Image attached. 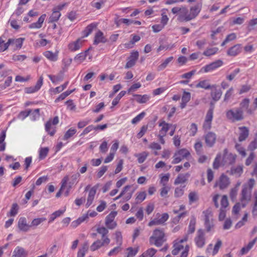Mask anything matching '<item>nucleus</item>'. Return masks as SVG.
Masks as SVG:
<instances>
[{
    "label": "nucleus",
    "mask_w": 257,
    "mask_h": 257,
    "mask_svg": "<svg viewBox=\"0 0 257 257\" xmlns=\"http://www.w3.org/2000/svg\"><path fill=\"white\" fill-rule=\"evenodd\" d=\"M191 98V94L189 92H186L184 91L183 92V94L182 97V102L181 103V108H184L186 104L190 100Z\"/></svg>",
    "instance_id": "nucleus-38"
},
{
    "label": "nucleus",
    "mask_w": 257,
    "mask_h": 257,
    "mask_svg": "<svg viewBox=\"0 0 257 257\" xmlns=\"http://www.w3.org/2000/svg\"><path fill=\"white\" fill-rule=\"evenodd\" d=\"M76 133V130L74 128H70L65 134L63 137L64 140H67L70 138L72 137Z\"/></svg>",
    "instance_id": "nucleus-46"
},
{
    "label": "nucleus",
    "mask_w": 257,
    "mask_h": 257,
    "mask_svg": "<svg viewBox=\"0 0 257 257\" xmlns=\"http://www.w3.org/2000/svg\"><path fill=\"white\" fill-rule=\"evenodd\" d=\"M117 214L116 211H111L105 218V224H108L111 222H114V219Z\"/></svg>",
    "instance_id": "nucleus-50"
},
{
    "label": "nucleus",
    "mask_w": 257,
    "mask_h": 257,
    "mask_svg": "<svg viewBox=\"0 0 257 257\" xmlns=\"http://www.w3.org/2000/svg\"><path fill=\"white\" fill-rule=\"evenodd\" d=\"M205 227L207 232H209L214 227L213 220L204 221Z\"/></svg>",
    "instance_id": "nucleus-62"
},
{
    "label": "nucleus",
    "mask_w": 257,
    "mask_h": 257,
    "mask_svg": "<svg viewBox=\"0 0 257 257\" xmlns=\"http://www.w3.org/2000/svg\"><path fill=\"white\" fill-rule=\"evenodd\" d=\"M28 252L23 247L18 246L13 252V257H27Z\"/></svg>",
    "instance_id": "nucleus-18"
},
{
    "label": "nucleus",
    "mask_w": 257,
    "mask_h": 257,
    "mask_svg": "<svg viewBox=\"0 0 257 257\" xmlns=\"http://www.w3.org/2000/svg\"><path fill=\"white\" fill-rule=\"evenodd\" d=\"M203 214L204 215V221L210 220H213L212 219V212L211 209H208L203 212Z\"/></svg>",
    "instance_id": "nucleus-55"
},
{
    "label": "nucleus",
    "mask_w": 257,
    "mask_h": 257,
    "mask_svg": "<svg viewBox=\"0 0 257 257\" xmlns=\"http://www.w3.org/2000/svg\"><path fill=\"white\" fill-rule=\"evenodd\" d=\"M24 40L25 39L23 38L9 39L8 41V47L11 45L15 49H20L22 48Z\"/></svg>",
    "instance_id": "nucleus-13"
},
{
    "label": "nucleus",
    "mask_w": 257,
    "mask_h": 257,
    "mask_svg": "<svg viewBox=\"0 0 257 257\" xmlns=\"http://www.w3.org/2000/svg\"><path fill=\"white\" fill-rule=\"evenodd\" d=\"M216 135L213 132H209L205 136V143L209 147H212L215 143Z\"/></svg>",
    "instance_id": "nucleus-14"
},
{
    "label": "nucleus",
    "mask_w": 257,
    "mask_h": 257,
    "mask_svg": "<svg viewBox=\"0 0 257 257\" xmlns=\"http://www.w3.org/2000/svg\"><path fill=\"white\" fill-rule=\"evenodd\" d=\"M174 58L173 56L169 57L166 59L158 67V71H162L167 67L168 64L171 62Z\"/></svg>",
    "instance_id": "nucleus-42"
},
{
    "label": "nucleus",
    "mask_w": 257,
    "mask_h": 257,
    "mask_svg": "<svg viewBox=\"0 0 257 257\" xmlns=\"http://www.w3.org/2000/svg\"><path fill=\"white\" fill-rule=\"evenodd\" d=\"M169 218V215L167 213H163L160 218H155L149 222L148 225H158L163 224Z\"/></svg>",
    "instance_id": "nucleus-8"
},
{
    "label": "nucleus",
    "mask_w": 257,
    "mask_h": 257,
    "mask_svg": "<svg viewBox=\"0 0 257 257\" xmlns=\"http://www.w3.org/2000/svg\"><path fill=\"white\" fill-rule=\"evenodd\" d=\"M46 220V218L42 217V218H37L34 219L31 223L30 224L31 227H37L39 224H40L42 222H44Z\"/></svg>",
    "instance_id": "nucleus-49"
},
{
    "label": "nucleus",
    "mask_w": 257,
    "mask_h": 257,
    "mask_svg": "<svg viewBox=\"0 0 257 257\" xmlns=\"http://www.w3.org/2000/svg\"><path fill=\"white\" fill-rule=\"evenodd\" d=\"M86 55V51L85 53H80L75 57L74 60L78 63H81L85 59Z\"/></svg>",
    "instance_id": "nucleus-53"
},
{
    "label": "nucleus",
    "mask_w": 257,
    "mask_h": 257,
    "mask_svg": "<svg viewBox=\"0 0 257 257\" xmlns=\"http://www.w3.org/2000/svg\"><path fill=\"white\" fill-rule=\"evenodd\" d=\"M189 12L187 9L185 7H182L180 13L179 14L178 20L181 22L185 21L188 22L186 20V18L188 16Z\"/></svg>",
    "instance_id": "nucleus-32"
},
{
    "label": "nucleus",
    "mask_w": 257,
    "mask_h": 257,
    "mask_svg": "<svg viewBox=\"0 0 257 257\" xmlns=\"http://www.w3.org/2000/svg\"><path fill=\"white\" fill-rule=\"evenodd\" d=\"M230 184L229 178L226 175L222 174L218 182H216L214 187L218 186L221 190H223L228 187Z\"/></svg>",
    "instance_id": "nucleus-7"
},
{
    "label": "nucleus",
    "mask_w": 257,
    "mask_h": 257,
    "mask_svg": "<svg viewBox=\"0 0 257 257\" xmlns=\"http://www.w3.org/2000/svg\"><path fill=\"white\" fill-rule=\"evenodd\" d=\"M121 250H122V248H121V246L117 245V246H116L114 248H113V249H112L108 253V255L110 256H113V255H116Z\"/></svg>",
    "instance_id": "nucleus-61"
},
{
    "label": "nucleus",
    "mask_w": 257,
    "mask_h": 257,
    "mask_svg": "<svg viewBox=\"0 0 257 257\" xmlns=\"http://www.w3.org/2000/svg\"><path fill=\"white\" fill-rule=\"evenodd\" d=\"M46 17V14H43L39 18L37 22L32 23L29 26V28L30 29H40L42 27V24Z\"/></svg>",
    "instance_id": "nucleus-24"
},
{
    "label": "nucleus",
    "mask_w": 257,
    "mask_h": 257,
    "mask_svg": "<svg viewBox=\"0 0 257 257\" xmlns=\"http://www.w3.org/2000/svg\"><path fill=\"white\" fill-rule=\"evenodd\" d=\"M134 96L135 97L136 100L140 103H146L150 99V96L147 94L143 95L136 94Z\"/></svg>",
    "instance_id": "nucleus-39"
},
{
    "label": "nucleus",
    "mask_w": 257,
    "mask_h": 257,
    "mask_svg": "<svg viewBox=\"0 0 257 257\" xmlns=\"http://www.w3.org/2000/svg\"><path fill=\"white\" fill-rule=\"evenodd\" d=\"M239 128L240 131V132L239 133L238 140L239 142H242L248 137L249 131L248 130L245 126L240 127Z\"/></svg>",
    "instance_id": "nucleus-27"
},
{
    "label": "nucleus",
    "mask_w": 257,
    "mask_h": 257,
    "mask_svg": "<svg viewBox=\"0 0 257 257\" xmlns=\"http://www.w3.org/2000/svg\"><path fill=\"white\" fill-rule=\"evenodd\" d=\"M139 52L137 51L133 52L128 58V61L125 66V68L128 69L134 66L139 58Z\"/></svg>",
    "instance_id": "nucleus-11"
},
{
    "label": "nucleus",
    "mask_w": 257,
    "mask_h": 257,
    "mask_svg": "<svg viewBox=\"0 0 257 257\" xmlns=\"http://www.w3.org/2000/svg\"><path fill=\"white\" fill-rule=\"evenodd\" d=\"M109 243L107 238H105L104 240L97 239L94 241L90 246V249L92 251H95L105 245H108Z\"/></svg>",
    "instance_id": "nucleus-12"
},
{
    "label": "nucleus",
    "mask_w": 257,
    "mask_h": 257,
    "mask_svg": "<svg viewBox=\"0 0 257 257\" xmlns=\"http://www.w3.org/2000/svg\"><path fill=\"white\" fill-rule=\"evenodd\" d=\"M88 248V242L87 241H85L82 245V247L79 249L77 257H84L86 252H87Z\"/></svg>",
    "instance_id": "nucleus-28"
},
{
    "label": "nucleus",
    "mask_w": 257,
    "mask_h": 257,
    "mask_svg": "<svg viewBox=\"0 0 257 257\" xmlns=\"http://www.w3.org/2000/svg\"><path fill=\"white\" fill-rule=\"evenodd\" d=\"M126 250L128 251L127 257H134L138 252V248H133L132 247H128Z\"/></svg>",
    "instance_id": "nucleus-60"
},
{
    "label": "nucleus",
    "mask_w": 257,
    "mask_h": 257,
    "mask_svg": "<svg viewBox=\"0 0 257 257\" xmlns=\"http://www.w3.org/2000/svg\"><path fill=\"white\" fill-rule=\"evenodd\" d=\"M165 233L164 230L160 229H155L152 235L149 238L151 244H154L156 246H161L164 242Z\"/></svg>",
    "instance_id": "nucleus-1"
},
{
    "label": "nucleus",
    "mask_w": 257,
    "mask_h": 257,
    "mask_svg": "<svg viewBox=\"0 0 257 257\" xmlns=\"http://www.w3.org/2000/svg\"><path fill=\"white\" fill-rule=\"evenodd\" d=\"M227 173L231 175H233L236 177H239L243 173V166L238 165L236 167H231Z\"/></svg>",
    "instance_id": "nucleus-19"
},
{
    "label": "nucleus",
    "mask_w": 257,
    "mask_h": 257,
    "mask_svg": "<svg viewBox=\"0 0 257 257\" xmlns=\"http://www.w3.org/2000/svg\"><path fill=\"white\" fill-rule=\"evenodd\" d=\"M96 192V189L95 187L91 188L89 191L88 196L87 197V203L86 204V207H89L92 203Z\"/></svg>",
    "instance_id": "nucleus-26"
},
{
    "label": "nucleus",
    "mask_w": 257,
    "mask_h": 257,
    "mask_svg": "<svg viewBox=\"0 0 257 257\" xmlns=\"http://www.w3.org/2000/svg\"><path fill=\"white\" fill-rule=\"evenodd\" d=\"M59 122L58 117L57 116H55L53 119L52 122L51 120L47 121L45 124V130L51 136H53L55 134L56 132V130L55 128L52 127V124L54 125L57 124Z\"/></svg>",
    "instance_id": "nucleus-9"
},
{
    "label": "nucleus",
    "mask_w": 257,
    "mask_h": 257,
    "mask_svg": "<svg viewBox=\"0 0 257 257\" xmlns=\"http://www.w3.org/2000/svg\"><path fill=\"white\" fill-rule=\"evenodd\" d=\"M159 126L161 127V129L159 131V134H161V136H166L167 132L172 126V124L167 123L165 121H161L159 122Z\"/></svg>",
    "instance_id": "nucleus-22"
},
{
    "label": "nucleus",
    "mask_w": 257,
    "mask_h": 257,
    "mask_svg": "<svg viewBox=\"0 0 257 257\" xmlns=\"http://www.w3.org/2000/svg\"><path fill=\"white\" fill-rule=\"evenodd\" d=\"M96 24L95 23H91V24L87 26L85 30L83 31V37H87L91 33L93 30L96 28Z\"/></svg>",
    "instance_id": "nucleus-40"
},
{
    "label": "nucleus",
    "mask_w": 257,
    "mask_h": 257,
    "mask_svg": "<svg viewBox=\"0 0 257 257\" xmlns=\"http://www.w3.org/2000/svg\"><path fill=\"white\" fill-rule=\"evenodd\" d=\"M132 36H133V38L130 42L125 44L126 47H132L136 42H138L141 39V37L138 35H132Z\"/></svg>",
    "instance_id": "nucleus-52"
},
{
    "label": "nucleus",
    "mask_w": 257,
    "mask_h": 257,
    "mask_svg": "<svg viewBox=\"0 0 257 257\" xmlns=\"http://www.w3.org/2000/svg\"><path fill=\"white\" fill-rule=\"evenodd\" d=\"M44 55L48 60L51 61H56L58 59V53H53L50 51H47L44 53Z\"/></svg>",
    "instance_id": "nucleus-33"
},
{
    "label": "nucleus",
    "mask_w": 257,
    "mask_h": 257,
    "mask_svg": "<svg viewBox=\"0 0 257 257\" xmlns=\"http://www.w3.org/2000/svg\"><path fill=\"white\" fill-rule=\"evenodd\" d=\"M96 231L98 233L101 235L102 240H104L107 238L108 240V242L110 243V239L107 235L108 233V230L107 228L103 226L99 227L97 228Z\"/></svg>",
    "instance_id": "nucleus-25"
},
{
    "label": "nucleus",
    "mask_w": 257,
    "mask_h": 257,
    "mask_svg": "<svg viewBox=\"0 0 257 257\" xmlns=\"http://www.w3.org/2000/svg\"><path fill=\"white\" fill-rule=\"evenodd\" d=\"M201 10V9L198 6H195L192 7L190 9L188 16L186 18L187 21H190L195 18L199 14Z\"/></svg>",
    "instance_id": "nucleus-16"
},
{
    "label": "nucleus",
    "mask_w": 257,
    "mask_h": 257,
    "mask_svg": "<svg viewBox=\"0 0 257 257\" xmlns=\"http://www.w3.org/2000/svg\"><path fill=\"white\" fill-rule=\"evenodd\" d=\"M221 159V154H217L213 163V167L214 169H218L219 167L220 166V165H222L221 162L220 163Z\"/></svg>",
    "instance_id": "nucleus-48"
},
{
    "label": "nucleus",
    "mask_w": 257,
    "mask_h": 257,
    "mask_svg": "<svg viewBox=\"0 0 257 257\" xmlns=\"http://www.w3.org/2000/svg\"><path fill=\"white\" fill-rule=\"evenodd\" d=\"M64 213V211L63 210H57L54 213H53L50 217L49 223H50L52 221H53L57 217L60 216L61 215H62Z\"/></svg>",
    "instance_id": "nucleus-51"
},
{
    "label": "nucleus",
    "mask_w": 257,
    "mask_h": 257,
    "mask_svg": "<svg viewBox=\"0 0 257 257\" xmlns=\"http://www.w3.org/2000/svg\"><path fill=\"white\" fill-rule=\"evenodd\" d=\"M221 207L219 214L218 219L220 221L223 220L226 216V208L228 206L229 203L228 198L226 195H223L220 200Z\"/></svg>",
    "instance_id": "nucleus-3"
},
{
    "label": "nucleus",
    "mask_w": 257,
    "mask_h": 257,
    "mask_svg": "<svg viewBox=\"0 0 257 257\" xmlns=\"http://www.w3.org/2000/svg\"><path fill=\"white\" fill-rule=\"evenodd\" d=\"M226 116L232 122L239 121L243 118L241 113H226Z\"/></svg>",
    "instance_id": "nucleus-34"
},
{
    "label": "nucleus",
    "mask_w": 257,
    "mask_h": 257,
    "mask_svg": "<svg viewBox=\"0 0 257 257\" xmlns=\"http://www.w3.org/2000/svg\"><path fill=\"white\" fill-rule=\"evenodd\" d=\"M49 152V149L47 147L41 148L39 151V159H44L46 157Z\"/></svg>",
    "instance_id": "nucleus-58"
},
{
    "label": "nucleus",
    "mask_w": 257,
    "mask_h": 257,
    "mask_svg": "<svg viewBox=\"0 0 257 257\" xmlns=\"http://www.w3.org/2000/svg\"><path fill=\"white\" fill-rule=\"evenodd\" d=\"M188 198L190 204H191L198 200V194L195 191L191 192L189 194Z\"/></svg>",
    "instance_id": "nucleus-47"
},
{
    "label": "nucleus",
    "mask_w": 257,
    "mask_h": 257,
    "mask_svg": "<svg viewBox=\"0 0 257 257\" xmlns=\"http://www.w3.org/2000/svg\"><path fill=\"white\" fill-rule=\"evenodd\" d=\"M256 240L257 237L254 238L252 241H250L246 246L242 247L240 250L241 254L243 255L248 252L255 244Z\"/></svg>",
    "instance_id": "nucleus-35"
},
{
    "label": "nucleus",
    "mask_w": 257,
    "mask_h": 257,
    "mask_svg": "<svg viewBox=\"0 0 257 257\" xmlns=\"http://www.w3.org/2000/svg\"><path fill=\"white\" fill-rule=\"evenodd\" d=\"M251 191L246 186H243L241 193V201H249L250 199Z\"/></svg>",
    "instance_id": "nucleus-20"
},
{
    "label": "nucleus",
    "mask_w": 257,
    "mask_h": 257,
    "mask_svg": "<svg viewBox=\"0 0 257 257\" xmlns=\"http://www.w3.org/2000/svg\"><path fill=\"white\" fill-rule=\"evenodd\" d=\"M222 64V61L219 60L205 66L202 69L203 70L204 72H208L218 68L221 66Z\"/></svg>",
    "instance_id": "nucleus-15"
},
{
    "label": "nucleus",
    "mask_w": 257,
    "mask_h": 257,
    "mask_svg": "<svg viewBox=\"0 0 257 257\" xmlns=\"http://www.w3.org/2000/svg\"><path fill=\"white\" fill-rule=\"evenodd\" d=\"M61 14L58 11H55L53 9V12L49 18L48 22L49 23H53L54 22H57L60 18Z\"/></svg>",
    "instance_id": "nucleus-31"
},
{
    "label": "nucleus",
    "mask_w": 257,
    "mask_h": 257,
    "mask_svg": "<svg viewBox=\"0 0 257 257\" xmlns=\"http://www.w3.org/2000/svg\"><path fill=\"white\" fill-rule=\"evenodd\" d=\"M157 252V250L154 248H150L145 251L141 256L143 257H152Z\"/></svg>",
    "instance_id": "nucleus-45"
},
{
    "label": "nucleus",
    "mask_w": 257,
    "mask_h": 257,
    "mask_svg": "<svg viewBox=\"0 0 257 257\" xmlns=\"http://www.w3.org/2000/svg\"><path fill=\"white\" fill-rule=\"evenodd\" d=\"M212 85H210L208 80L200 81L196 85L197 88H202L205 89H211Z\"/></svg>",
    "instance_id": "nucleus-37"
},
{
    "label": "nucleus",
    "mask_w": 257,
    "mask_h": 257,
    "mask_svg": "<svg viewBox=\"0 0 257 257\" xmlns=\"http://www.w3.org/2000/svg\"><path fill=\"white\" fill-rule=\"evenodd\" d=\"M106 42L105 38L103 37V34L100 31H98L95 35L93 44L97 45L100 43H105Z\"/></svg>",
    "instance_id": "nucleus-29"
},
{
    "label": "nucleus",
    "mask_w": 257,
    "mask_h": 257,
    "mask_svg": "<svg viewBox=\"0 0 257 257\" xmlns=\"http://www.w3.org/2000/svg\"><path fill=\"white\" fill-rule=\"evenodd\" d=\"M82 41L81 39H78L76 41L70 43L68 45V49L71 51H76L79 50L82 46Z\"/></svg>",
    "instance_id": "nucleus-23"
},
{
    "label": "nucleus",
    "mask_w": 257,
    "mask_h": 257,
    "mask_svg": "<svg viewBox=\"0 0 257 257\" xmlns=\"http://www.w3.org/2000/svg\"><path fill=\"white\" fill-rule=\"evenodd\" d=\"M146 196L147 194L145 191L138 192L135 199L136 203H140L143 202L146 199Z\"/></svg>",
    "instance_id": "nucleus-41"
},
{
    "label": "nucleus",
    "mask_w": 257,
    "mask_h": 257,
    "mask_svg": "<svg viewBox=\"0 0 257 257\" xmlns=\"http://www.w3.org/2000/svg\"><path fill=\"white\" fill-rule=\"evenodd\" d=\"M222 243L221 240L220 239H218L213 249L212 252V255H215L218 252V250L222 246Z\"/></svg>",
    "instance_id": "nucleus-59"
},
{
    "label": "nucleus",
    "mask_w": 257,
    "mask_h": 257,
    "mask_svg": "<svg viewBox=\"0 0 257 257\" xmlns=\"http://www.w3.org/2000/svg\"><path fill=\"white\" fill-rule=\"evenodd\" d=\"M18 227L21 230L26 232L29 230L31 226L27 223L25 217H21L18 221Z\"/></svg>",
    "instance_id": "nucleus-21"
},
{
    "label": "nucleus",
    "mask_w": 257,
    "mask_h": 257,
    "mask_svg": "<svg viewBox=\"0 0 257 257\" xmlns=\"http://www.w3.org/2000/svg\"><path fill=\"white\" fill-rule=\"evenodd\" d=\"M211 89L210 95L212 99L215 101L219 100L222 94V92L221 89L215 84L212 85Z\"/></svg>",
    "instance_id": "nucleus-10"
},
{
    "label": "nucleus",
    "mask_w": 257,
    "mask_h": 257,
    "mask_svg": "<svg viewBox=\"0 0 257 257\" xmlns=\"http://www.w3.org/2000/svg\"><path fill=\"white\" fill-rule=\"evenodd\" d=\"M257 149V136H256L254 140L250 142L248 146V149L253 151Z\"/></svg>",
    "instance_id": "nucleus-63"
},
{
    "label": "nucleus",
    "mask_w": 257,
    "mask_h": 257,
    "mask_svg": "<svg viewBox=\"0 0 257 257\" xmlns=\"http://www.w3.org/2000/svg\"><path fill=\"white\" fill-rule=\"evenodd\" d=\"M254 201L252 208V213L253 215H257V192L255 193L254 194Z\"/></svg>",
    "instance_id": "nucleus-64"
},
{
    "label": "nucleus",
    "mask_w": 257,
    "mask_h": 257,
    "mask_svg": "<svg viewBox=\"0 0 257 257\" xmlns=\"http://www.w3.org/2000/svg\"><path fill=\"white\" fill-rule=\"evenodd\" d=\"M218 49L216 47L208 48L203 52V54L206 56H210L215 54L218 51Z\"/></svg>",
    "instance_id": "nucleus-54"
},
{
    "label": "nucleus",
    "mask_w": 257,
    "mask_h": 257,
    "mask_svg": "<svg viewBox=\"0 0 257 257\" xmlns=\"http://www.w3.org/2000/svg\"><path fill=\"white\" fill-rule=\"evenodd\" d=\"M87 218V216H82L81 217H79L77 220L73 221L71 223V226L73 228H75L77 226H78L79 224H80L82 222H83L86 218Z\"/></svg>",
    "instance_id": "nucleus-57"
},
{
    "label": "nucleus",
    "mask_w": 257,
    "mask_h": 257,
    "mask_svg": "<svg viewBox=\"0 0 257 257\" xmlns=\"http://www.w3.org/2000/svg\"><path fill=\"white\" fill-rule=\"evenodd\" d=\"M114 235L116 244L121 246L122 244V236L121 232L119 230H117L115 232Z\"/></svg>",
    "instance_id": "nucleus-43"
},
{
    "label": "nucleus",
    "mask_w": 257,
    "mask_h": 257,
    "mask_svg": "<svg viewBox=\"0 0 257 257\" xmlns=\"http://www.w3.org/2000/svg\"><path fill=\"white\" fill-rule=\"evenodd\" d=\"M236 159V155L229 153L227 149L223 150V155L221 164L222 166L229 165L233 164Z\"/></svg>",
    "instance_id": "nucleus-5"
},
{
    "label": "nucleus",
    "mask_w": 257,
    "mask_h": 257,
    "mask_svg": "<svg viewBox=\"0 0 257 257\" xmlns=\"http://www.w3.org/2000/svg\"><path fill=\"white\" fill-rule=\"evenodd\" d=\"M189 175L188 174H179L175 179L174 184L177 185L185 183L187 181V178L189 177Z\"/></svg>",
    "instance_id": "nucleus-36"
},
{
    "label": "nucleus",
    "mask_w": 257,
    "mask_h": 257,
    "mask_svg": "<svg viewBox=\"0 0 257 257\" xmlns=\"http://www.w3.org/2000/svg\"><path fill=\"white\" fill-rule=\"evenodd\" d=\"M241 51V45L236 44L230 47L227 51V54L230 56L234 57L239 54Z\"/></svg>",
    "instance_id": "nucleus-17"
},
{
    "label": "nucleus",
    "mask_w": 257,
    "mask_h": 257,
    "mask_svg": "<svg viewBox=\"0 0 257 257\" xmlns=\"http://www.w3.org/2000/svg\"><path fill=\"white\" fill-rule=\"evenodd\" d=\"M194 242L196 245L199 248H202L206 242V237L204 231L200 229L197 230L194 238Z\"/></svg>",
    "instance_id": "nucleus-4"
},
{
    "label": "nucleus",
    "mask_w": 257,
    "mask_h": 257,
    "mask_svg": "<svg viewBox=\"0 0 257 257\" xmlns=\"http://www.w3.org/2000/svg\"><path fill=\"white\" fill-rule=\"evenodd\" d=\"M212 118V113L207 114L205 117L204 123L203 125V127L204 130H209L211 128Z\"/></svg>",
    "instance_id": "nucleus-30"
},
{
    "label": "nucleus",
    "mask_w": 257,
    "mask_h": 257,
    "mask_svg": "<svg viewBox=\"0 0 257 257\" xmlns=\"http://www.w3.org/2000/svg\"><path fill=\"white\" fill-rule=\"evenodd\" d=\"M190 154L189 152L185 149H182L177 151L173 156V160L172 164H176L180 163L182 160L185 158H187Z\"/></svg>",
    "instance_id": "nucleus-2"
},
{
    "label": "nucleus",
    "mask_w": 257,
    "mask_h": 257,
    "mask_svg": "<svg viewBox=\"0 0 257 257\" xmlns=\"http://www.w3.org/2000/svg\"><path fill=\"white\" fill-rule=\"evenodd\" d=\"M195 224H196V219L194 217H192L191 218L187 234L189 236V234L192 233L194 232L195 230Z\"/></svg>",
    "instance_id": "nucleus-44"
},
{
    "label": "nucleus",
    "mask_w": 257,
    "mask_h": 257,
    "mask_svg": "<svg viewBox=\"0 0 257 257\" xmlns=\"http://www.w3.org/2000/svg\"><path fill=\"white\" fill-rule=\"evenodd\" d=\"M236 38V36L235 33H231L227 36L224 41L222 43L221 46L225 45L228 42L234 40Z\"/></svg>",
    "instance_id": "nucleus-56"
},
{
    "label": "nucleus",
    "mask_w": 257,
    "mask_h": 257,
    "mask_svg": "<svg viewBox=\"0 0 257 257\" xmlns=\"http://www.w3.org/2000/svg\"><path fill=\"white\" fill-rule=\"evenodd\" d=\"M188 239V234L185 235L182 239H177L175 241L174 244V249L172 253L173 255H175L183 249L184 246L182 244V243L186 242Z\"/></svg>",
    "instance_id": "nucleus-6"
}]
</instances>
